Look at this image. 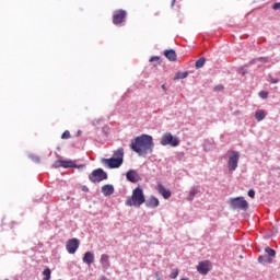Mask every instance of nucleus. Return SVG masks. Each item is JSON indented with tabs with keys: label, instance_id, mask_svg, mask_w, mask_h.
Wrapping results in <instances>:
<instances>
[{
	"label": "nucleus",
	"instance_id": "19",
	"mask_svg": "<svg viewBox=\"0 0 280 280\" xmlns=\"http://www.w3.org/2000/svg\"><path fill=\"white\" fill-rule=\"evenodd\" d=\"M258 261L259 264H272V258H270V256H259L258 257Z\"/></svg>",
	"mask_w": 280,
	"mask_h": 280
},
{
	"label": "nucleus",
	"instance_id": "33",
	"mask_svg": "<svg viewBox=\"0 0 280 280\" xmlns=\"http://www.w3.org/2000/svg\"><path fill=\"white\" fill-rule=\"evenodd\" d=\"M52 166L55 168L62 167V165L60 164V161L55 162Z\"/></svg>",
	"mask_w": 280,
	"mask_h": 280
},
{
	"label": "nucleus",
	"instance_id": "23",
	"mask_svg": "<svg viewBox=\"0 0 280 280\" xmlns=\"http://www.w3.org/2000/svg\"><path fill=\"white\" fill-rule=\"evenodd\" d=\"M265 253H267V255H268V257H270V259H272V257H276V255H277V252L270 247H266Z\"/></svg>",
	"mask_w": 280,
	"mask_h": 280
},
{
	"label": "nucleus",
	"instance_id": "22",
	"mask_svg": "<svg viewBox=\"0 0 280 280\" xmlns=\"http://www.w3.org/2000/svg\"><path fill=\"white\" fill-rule=\"evenodd\" d=\"M189 75V72H177L174 77V80H185Z\"/></svg>",
	"mask_w": 280,
	"mask_h": 280
},
{
	"label": "nucleus",
	"instance_id": "5",
	"mask_svg": "<svg viewBox=\"0 0 280 280\" xmlns=\"http://www.w3.org/2000/svg\"><path fill=\"white\" fill-rule=\"evenodd\" d=\"M108 178V174L104 172L102 168L94 170L90 175L89 179L91 183H102V180H106Z\"/></svg>",
	"mask_w": 280,
	"mask_h": 280
},
{
	"label": "nucleus",
	"instance_id": "10",
	"mask_svg": "<svg viewBox=\"0 0 280 280\" xmlns=\"http://www.w3.org/2000/svg\"><path fill=\"white\" fill-rule=\"evenodd\" d=\"M211 270V261L203 260L200 261L197 266V271L199 275H209V271Z\"/></svg>",
	"mask_w": 280,
	"mask_h": 280
},
{
	"label": "nucleus",
	"instance_id": "1",
	"mask_svg": "<svg viewBox=\"0 0 280 280\" xmlns=\"http://www.w3.org/2000/svg\"><path fill=\"white\" fill-rule=\"evenodd\" d=\"M130 148L139 156H145V154H152L154 151V138L150 135H141L136 137L131 143Z\"/></svg>",
	"mask_w": 280,
	"mask_h": 280
},
{
	"label": "nucleus",
	"instance_id": "3",
	"mask_svg": "<svg viewBox=\"0 0 280 280\" xmlns=\"http://www.w3.org/2000/svg\"><path fill=\"white\" fill-rule=\"evenodd\" d=\"M102 163L109 170H117V167H121V165H124V148H118L114 151L113 158L103 159Z\"/></svg>",
	"mask_w": 280,
	"mask_h": 280
},
{
	"label": "nucleus",
	"instance_id": "6",
	"mask_svg": "<svg viewBox=\"0 0 280 280\" xmlns=\"http://www.w3.org/2000/svg\"><path fill=\"white\" fill-rule=\"evenodd\" d=\"M232 209H240L241 211H246L248 209V201L244 197H236L230 200Z\"/></svg>",
	"mask_w": 280,
	"mask_h": 280
},
{
	"label": "nucleus",
	"instance_id": "27",
	"mask_svg": "<svg viewBox=\"0 0 280 280\" xmlns=\"http://www.w3.org/2000/svg\"><path fill=\"white\" fill-rule=\"evenodd\" d=\"M61 139H71V132L69 130H66L62 135H61Z\"/></svg>",
	"mask_w": 280,
	"mask_h": 280
},
{
	"label": "nucleus",
	"instance_id": "2",
	"mask_svg": "<svg viewBox=\"0 0 280 280\" xmlns=\"http://www.w3.org/2000/svg\"><path fill=\"white\" fill-rule=\"evenodd\" d=\"M126 207H136L139 209L141 205H145V194L143 192V187L138 186L132 190L130 197L125 201Z\"/></svg>",
	"mask_w": 280,
	"mask_h": 280
},
{
	"label": "nucleus",
	"instance_id": "18",
	"mask_svg": "<svg viewBox=\"0 0 280 280\" xmlns=\"http://www.w3.org/2000/svg\"><path fill=\"white\" fill-rule=\"evenodd\" d=\"M83 261H84V264H88V266H91V264H93V261H95V255H93V253H91V252H86L84 254Z\"/></svg>",
	"mask_w": 280,
	"mask_h": 280
},
{
	"label": "nucleus",
	"instance_id": "32",
	"mask_svg": "<svg viewBox=\"0 0 280 280\" xmlns=\"http://www.w3.org/2000/svg\"><path fill=\"white\" fill-rule=\"evenodd\" d=\"M272 9H273V10H280V2H276V3L272 5Z\"/></svg>",
	"mask_w": 280,
	"mask_h": 280
},
{
	"label": "nucleus",
	"instance_id": "26",
	"mask_svg": "<svg viewBox=\"0 0 280 280\" xmlns=\"http://www.w3.org/2000/svg\"><path fill=\"white\" fill-rule=\"evenodd\" d=\"M179 275L178 269H173L170 273V279H176Z\"/></svg>",
	"mask_w": 280,
	"mask_h": 280
},
{
	"label": "nucleus",
	"instance_id": "30",
	"mask_svg": "<svg viewBox=\"0 0 280 280\" xmlns=\"http://www.w3.org/2000/svg\"><path fill=\"white\" fill-rule=\"evenodd\" d=\"M257 60H258L259 62H269L268 57H259Z\"/></svg>",
	"mask_w": 280,
	"mask_h": 280
},
{
	"label": "nucleus",
	"instance_id": "12",
	"mask_svg": "<svg viewBox=\"0 0 280 280\" xmlns=\"http://www.w3.org/2000/svg\"><path fill=\"white\" fill-rule=\"evenodd\" d=\"M126 178L129 180V183H139V180H141V176H139V173H137L135 170H129L126 173Z\"/></svg>",
	"mask_w": 280,
	"mask_h": 280
},
{
	"label": "nucleus",
	"instance_id": "7",
	"mask_svg": "<svg viewBox=\"0 0 280 280\" xmlns=\"http://www.w3.org/2000/svg\"><path fill=\"white\" fill-rule=\"evenodd\" d=\"M240 163V152L237 151H232L229 156L228 161V168L230 172H235L237 170V165Z\"/></svg>",
	"mask_w": 280,
	"mask_h": 280
},
{
	"label": "nucleus",
	"instance_id": "9",
	"mask_svg": "<svg viewBox=\"0 0 280 280\" xmlns=\"http://www.w3.org/2000/svg\"><path fill=\"white\" fill-rule=\"evenodd\" d=\"M78 248H80V241L78 238L68 240L66 249L70 255H75Z\"/></svg>",
	"mask_w": 280,
	"mask_h": 280
},
{
	"label": "nucleus",
	"instance_id": "17",
	"mask_svg": "<svg viewBox=\"0 0 280 280\" xmlns=\"http://www.w3.org/2000/svg\"><path fill=\"white\" fill-rule=\"evenodd\" d=\"M101 264L105 270H108L110 268V257L107 254H103L101 256Z\"/></svg>",
	"mask_w": 280,
	"mask_h": 280
},
{
	"label": "nucleus",
	"instance_id": "36",
	"mask_svg": "<svg viewBox=\"0 0 280 280\" xmlns=\"http://www.w3.org/2000/svg\"><path fill=\"white\" fill-rule=\"evenodd\" d=\"M175 2H176V0H173L172 5H174Z\"/></svg>",
	"mask_w": 280,
	"mask_h": 280
},
{
	"label": "nucleus",
	"instance_id": "20",
	"mask_svg": "<svg viewBox=\"0 0 280 280\" xmlns=\"http://www.w3.org/2000/svg\"><path fill=\"white\" fill-rule=\"evenodd\" d=\"M255 118L257 119V121H264V119H266V114L261 109L257 110L255 113Z\"/></svg>",
	"mask_w": 280,
	"mask_h": 280
},
{
	"label": "nucleus",
	"instance_id": "14",
	"mask_svg": "<svg viewBox=\"0 0 280 280\" xmlns=\"http://www.w3.org/2000/svg\"><path fill=\"white\" fill-rule=\"evenodd\" d=\"M144 202H145V207H148L149 209H156V207L161 205V201H159V198L154 196L149 197L148 200H145Z\"/></svg>",
	"mask_w": 280,
	"mask_h": 280
},
{
	"label": "nucleus",
	"instance_id": "31",
	"mask_svg": "<svg viewBox=\"0 0 280 280\" xmlns=\"http://www.w3.org/2000/svg\"><path fill=\"white\" fill-rule=\"evenodd\" d=\"M247 196H249V198H255V190L249 189Z\"/></svg>",
	"mask_w": 280,
	"mask_h": 280
},
{
	"label": "nucleus",
	"instance_id": "28",
	"mask_svg": "<svg viewBox=\"0 0 280 280\" xmlns=\"http://www.w3.org/2000/svg\"><path fill=\"white\" fill-rule=\"evenodd\" d=\"M161 60V57L154 56L149 59V62H159Z\"/></svg>",
	"mask_w": 280,
	"mask_h": 280
},
{
	"label": "nucleus",
	"instance_id": "16",
	"mask_svg": "<svg viewBox=\"0 0 280 280\" xmlns=\"http://www.w3.org/2000/svg\"><path fill=\"white\" fill-rule=\"evenodd\" d=\"M102 194L104 196H113L115 194V187L110 184H106L102 187Z\"/></svg>",
	"mask_w": 280,
	"mask_h": 280
},
{
	"label": "nucleus",
	"instance_id": "25",
	"mask_svg": "<svg viewBox=\"0 0 280 280\" xmlns=\"http://www.w3.org/2000/svg\"><path fill=\"white\" fill-rule=\"evenodd\" d=\"M198 189L192 188L189 192L188 200H194V198L197 196Z\"/></svg>",
	"mask_w": 280,
	"mask_h": 280
},
{
	"label": "nucleus",
	"instance_id": "34",
	"mask_svg": "<svg viewBox=\"0 0 280 280\" xmlns=\"http://www.w3.org/2000/svg\"><path fill=\"white\" fill-rule=\"evenodd\" d=\"M271 84H279V79H270Z\"/></svg>",
	"mask_w": 280,
	"mask_h": 280
},
{
	"label": "nucleus",
	"instance_id": "13",
	"mask_svg": "<svg viewBox=\"0 0 280 280\" xmlns=\"http://www.w3.org/2000/svg\"><path fill=\"white\" fill-rule=\"evenodd\" d=\"M156 190L159 191V194H161V196L165 200H167L168 198H172V191L167 190V188H165V186H163V184H158Z\"/></svg>",
	"mask_w": 280,
	"mask_h": 280
},
{
	"label": "nucleus",
	"instance_id": "8",
	"mask_svg": "<svg viewBox=\"0 0 280 280\" xmlns=\"http://www.w3.org/2000/svg\"><path fill=\"white\" fill-rule=\"evenodd\" d=\"M126 16H128V13L126 10L119 9L116 10L113 14V23L114 25H121L126 21Z\"/></svg>",
	"mask_w": 280,
	"mask_h": 280
},
{
	"label": "nucleus",
	"instance_id": "11",
	"mask_svg": "<svg viewBox=\"0 0 280 280\" xmlns=\"http://www.w3.org/2000/svg\"><path fill=\"white\" fill-rule=\"evenodd\" d=\"M60 165L61 167H65V170L69 168V167H78V170H84V167H86V165L81 164V165H77L75 162L71 161V160H60Z\"/></svg>",
	"mask_w": 280,
	"mask_h": 280
},
{
	"label": "nucleus",
	"instance_id": "21",
	"mask_svg": "<svg viewBox=\"0 0 280 280\" xmlns=\"http://www.w3.org/2000/svg\"><path fill=\"white\" fill-rule=\"evenodd\" d=\"M205 62H207L205 57L198 59L195 63L196 69H202L205 67Z\"/></svg>",
	"mask_w": 280,
	"mask_h": 280
},
{
	"label": "nucleus",
	"instance_id": "35",
	"mask_svg": "<svg viewBox=\"0 0 280 280\" xmlns=\"http://www.w3.org/2000/svg\"><path fill=\"white\" fill-rule=\"evenodd\" d=\"M162 89L165 91V84L162 85Z\"/></svg>",
	"mask_w": 280,
	"mask_h": 280
},
{
	"label": "nucleus",
	"instance_id": "4",
	"mask_svg": "<svg viewBox=\"0 0 280 280\" xmlns=\"http://www.w3.org/2000/svg\"><path fill=\"white\" fill-rule=\"evenodd\" d=\"M161 145H171V148H178L180 140L178 137L173 136L171 132H165L161 138Z\"/></svg>",
	"mask_w": 280,
	"mask_h": 280
},
{
	"label": "nucleus",
	"instance_id": "29",
	"mask_svg": "<svg viewBox=\"0 0 280 280\" xmlns=\"http://www.w3.org/2000/svg\"><path fill=\"white\" fill-rule=\"evenodd\" d=\"M259 97H261L262 100L268 98V92H265V91L259 92Z\"/></svg>",
	"mask_w": 280,
	"mask_h": 280
},
{
	"label": "nucleus",
	"instance_id": "24",
	"mask_svg": "<svg viewBox=\"0 0 280 280\" xmlns=\"http://www.w3.org/2000/svg\"><path fill=\"white\" fill-rule=\"evenodd\" d=\"M43 275H44V280H50V279H51V269L46 268V269L43 271Z\"/></svg>",
	"mask_w": 280,
	"mask_h": 280
},
{
	"label": "nucleus",
	"instance_id": "15",
	"mask_svg": "<svg viewBox=\"0 0 280 280\" xmlns=\"http://www.w3.org/2000/svg\"><path fill=\"white\" fill-rule=\"evenodd\" d=\"M164 56L171 62H176V59L178 58V55H176V50H174V49L165 50Z\"/></svg>",
	"mask_w": 280,
	"mask_h": 280
}]
</instances>
